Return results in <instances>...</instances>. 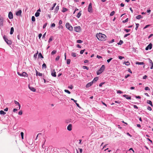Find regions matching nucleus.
<instances>
[{
  "instance_id": "35",
  "label": "nucleus",
  "mask_w": 153,
  "mask_h": 153,
  "mask_svg": "<svg viewBox=\"0 0 153 153\" xmlns=\"http://www.w3.org/2000/svg\"><path fill=\"white\" fill-rule=\"evenodd\" d=\"M115 13V12L114 11H112V12H111V13H110V15L111 16H113L114 14Z\"/></svg>"
},
{
  "instance_id": "42",
  "label": "nucleus",
  "mask_w": 153,
  "mask_h": 153,
  "mask_svg": "<svg viewBox=\"0 0 153 153\" xmlns=\"http://www.w3.org/2000/svg\"><path fill=\"white\" fill-rule=\"evenodd\" d=\"M83 68L84 69H86L87 70H88V68L87 66H83Z\"/></svg>"
},
{
  "instance_id": "10",
  "label": "nucleus",
  "mask_w": 153,
  "mask_h": 153,
  "mask_svg": "<svg viewBox=\"0 0 153 153\" xmlns=\"http://www.w3.org/2000/svg\"><path fill=\"white\" fill-rule=\"evenodd\" d=\"M67 129L69 131L72 130V125L71 124H69L67 126Z\"/></svg>"
},
{
  "instance_id": "13",
  "label": "nucleus",
  "mask_w": 153,
  "mask_h": 153,
  "mask_svg": "<svg viewBox=\"0 0 153 153\" xmlns=\"http://www.w3.org/2000/svg\"><path fill=\"white\" fill-rule=\"evenodd\" d=\"M123 96L127 99L130 100L131 99V97L128 95L125 94L123 95Z\"/></svg>"
},
{
  "instance_id": "2",
  "label": "nucleus",
  "mask_w": 153,
  "mask_h": 153,
  "mask_svg": "<svg viewBox=\"0 0 153 153\" xmlns=\"http://www.w3.org/2000/svg\"><path fill=\"white\" fill-rule=\"evenodd\" d=\"M105 66L104 65H102L100 69L97 72V75H99L102 73L105 69Z\"/></svg>"
},
{
  "instance_id": "5",
  "label": "nucleus",
  "mask_w": 153,
  "mask_h": 153,
  "mask_svg": "<svg viewBox=\"0 0 153 153\" xmlns=\"http://www.w3.org/2000/svg\"><path fill=\"white\" fill-rule=\"evenodd\" d=\"M17 74L19 76H22L27 77L28 76V74L25 72H23L22 74H21L19 72H18Z\"/></svg>"
},
{
  "instance_id": "32",
  "label": "nucleus",
  "mask_w": 153,
  "mask_h": 153,
  "mask_svg": "<svg viewBox=\"0 0 153 153\" xmlns=\"http://www.w3.org/2000/svg\"><path fill=\"white\" fill-rule=\"evenodd\" d=\"M125 63L126 65H129L130 64L129 62L128 61L125 62Z\"/></svg>"
},
{
  "instance_id": "64",
  "label": "nucleus",
  "mask_w": 153,
  "mask_h": 153,
  "mask_svg": "<svg viewBox=\"0 0 153 153\" xmlns=\"http://www.w3.org/2000/svg\"><path fill=\"white\" fill-rule=\"evenodd\" d=\"M149 62L152 64H153L152 60L150 59H149Z\"/></svg>"
},
{
  "instance_id": "45",
  "label": "nucleus",
  "mask_w": 153,
  "mask_h": 153,
  "mask_svg": "<svg viewBox=\"0 0 153 153\" xmlns=\"http://www.w3.org/2000/svg\"><path fill=\"white\" fill-rule=\"evenodd\" d=\"M3 21L1 19V26L3 25Z\"/></svg>"
},
{
  "instance_id": "62",
  "label": "nucleus",
  "mask_w": 153,
  "mask_h": 153,
  "mask_svg": "<svg viewBox=\"0 0 153 153\" xmlns=\"http://www.w3.org/2000/svg\"><path fill=\"white\" fill-rule=\"evenodd\" d=\"M59 25H61V24H62V21L61 20H60L59 22Z\"/></svg>"
},
{
  "instance_id": "3",
  "label": "nucleus",
  "mask_w": 153,
  "mask_h": 153,
  "mask_svg": "<svg viewBox=\"0 0 153 153\" xmlns=\"http://www.w3.org/2000/svg\"><path fill=\"white\" fill-rule=\"evenodd\" d=\"M65 26L69 30L72 31L73 30V27L69 23H67L66 24Z\"/></svg>"
},
{
  "instance_id": "22",
  "label": "nucleus",
  "mask_w": 153,
  "mask_h": 153,
  "mask_svg": "<svg viewBox=\"0 0 153 153\" xmlns=\"http://www.w3.org/2000/svg\"><path fill=\"white\" fill-rule=\"evenodd\" d=\"M59 10V6H57L56 7L55 9V12L57 13V12L58 10Z\"/></svg>"
},
{
  "instance_id": "41",
  "label": "nucleus",
  "mask_w": 153,
  "mask_h": 153,
  "mask_svg": "<svg viewBox=\"0 0 153 153\" xmlns=\"http://www.w3.org/2000/svg\"><path fill=\"white\" fill-rule=\"evenodd\" d=\"M21 136L22 139H23V137H24V133H23V132H21Z\"/></svg>"
},
{
  "instance_id": "4",
  "label": "nucleus",
  "mask_w": 153,
  "mask_h": 153,
  "mask_svg": "<svg viewBox=\"0 0 153 153\" xmlns=\"http://www.w3.org/2000/svg\"><path fill=\"white\" fill-rule=\"evenodd\" d=\"M3 38L7 44L9 45H10L11 44V41L10 40H8L7 38L5 36H4Z\"/></svg>"
},
{
  "instance_id": "38",
  "label": "nucleus",
  "mask_w": 153,
  "mask_h": 153,
  "mask_svg": "<svg viewBox=\"0 0 153 153\" xmlns=\"http://www.w3.org/2000/svg\"><path fill=\"white\" fill-rule=\"evenodd\" d=\"M64 91L65 92H66L67 93H68V94H70L71 93V92H70V91H69L68 90H66V89H65V90H64Z\"/></svg>"
},
{
  "instance_id": "30",
  "label": "nucleus",
  "mask_w": 153,
  "mask_h": 153,
  "mask_svg": "<svg viewBox=\"0 0 153 153\" xmlns=\"http://www.w3.org/2000/svg\"><path fill=\"white\" fill-rule=\"evenodd\" d=\"M42 68H46V65L45 63H44L42 65Z\"/></svg>"
},
{
  "instance_id": "43",
  "label": "nucleus",
  "mask_w": 153,
  "mask_h": 153,
  "mask_svg": "<svg viewBox=\"0 0 153 153\" xmlns=\"http://www.w3.org/2000/svg\"><path fill=\"white\" fill-rule=\"evenodd\" d=\"M19 115H21L22 114V110L19 111L18 113Z\"/></svg>"
},
{
  "instance_id": "18",
  "label": "nucleus",
  "mask_w": 153,
  "mask_h": 153,
  "mask_svg": "<svg viewBox=\"0 0 153 153\" xmlns=\"http://www.w3.org/2000/svg\"><path fill=\"white\" fill-rule=\"evenodd\" d=\"M14 32V28L13 27H11L10 29V34H12Z\"/></svg>"
},
{
  "instance_id": "63",
  "label": "nucleus",
  "mask_w": 153,
  "mask_h": 153,
  "mask_svg": "<svg viewBox=\"0 0 153 153\" xmlns=\"http://www.w3.org/2000/svg\"><path fill=\"white\" fill-rule=\"evenodd\" d=\"M42 35V34H41V33H40V34H39V39H40L41 38V37Z\"/></svg>"
},
{
  "instance_id": "1",
  "label": "nucleus",
  "mask_w": 153,
  "mask_h": 153,
  "mask_svg": "<svg viewBox=\"0 0 153 153\" xmlns=\"http://www.w3.org/2000/svg\"><path fill=\"white\" fill-rule=\"evenodd\" d=\"M96 37L99 40L104 41L105 40L106 36L101 33H97L96 35Z\"/></svg>"
},
{
  "instance_id": "7",
  "label": "nucleus",
  "mask_w": 153,
  "mask_h": 153,
  "mask_svg": "<svg viewBox=\"0 0 153 153\" xmlns=\"http://www.w3.org/2000/svg\"><path fill=\"white\" fill-rule=\"evenodd\" d=\"M88 11L90 13H92L93 12L91 3H90L88 5Z\"/></svg>"
},
{
  "instance_id": "34",
  "label": "nucleus",
  "mask_w": 153,
  "mask_h": 153,
  "mask_svg": "<svg viewBox=\"0 0 153 153\" xmlns=\"http://www.w3.org/2000/svg\"><path fill=\"white\" fill-rule=\"evenodd\" d=\"M39 57H40L42 58H44L43 56H42V54L41 53H40L38 55Z\"/></svg>"
},
{
  "instance_id": "23",
  "label": "nucleus",
  "mask_w": 153,
  "mask_h": 153,
  "mask_svg": "<svg viewBox=\"0 0 153 153\" xmlns=\"http://www.w3.org/2000/svg\"><path fill=\"white\" fill-rule=\"evenodd\" d=\"M142 18V16L140 15H138L136 17V18L138 19H140Z\"/></svg>"
},
{
  "instance_id": "49",
  "label": "nucleus",
  "mask_w": 153,
  "mask_h": 153,
  "mask_svg": "<svg viewBox=\"0 0 153 153\" xmlns=\"http://www.w3.org/2000/svg\"><path fill=\"white\" fill-rule=\"evenodd\" d=\"M147 109L149 111H151L152 110L151 108L149 106L147 107Z\"/></svg>"
},
{
  "instance_id": "21",
  "label": "nucleus",
  "mask_w": 153,
  "mask_h": 153,
  "mask_svg": "<svg viewBox=\"0 0 153 153\" xmlns=\"http://www.w3.org/2000/svg\"><path fill=\"white\" fill-rule=\"evenodd\" d=\"M136 64L139 65H144V63L143 62H136Z\"/></svg>"
},
{
  "instance_id": "50",
  "label": "nucleus",
  "mask_w": 153,
  "mask_h": 153,
  "mask_svg": "<svg viewBox=\"0 0 153 153\" xmlns=\"http://www.w3.org/2000/svg\"><path fill=\"white\" fill-rule=\"evenodd\" d=\"M118 57H119V59H122L124 58V57H123V56H118Z\"/></svg>"
},
{
  "instance_id": "59",
  "label": "nucleus",
  "mask_w": 153,
  "mask_h": 153,
  "mask_svg": "<svg viewBox=\"0 0 153 153\" xmlns=\"http://www.w3.org/2000/svg\"><path fill=\"white\" fill-rule=\"evenodd\" d=\"M97 57L98 59H100V58H102V57L100 56H99V55H97Z\"/></svg>"
},
{
  "instance_id": "27",
  "label": "nucleus",
  "mask_w": 153,
  "mask_h": 153,
  "mask_svg": "<svg viewBox=\"0 0 153 153\" xmlns=\"http://www.w3.org/2000/svg\"><path fill=\"white\" fill-rule=\"evenodd\" d=\"M40 13L39 12H36L35 14V16L36 17H38L39 16Z\"/></svg>"
},
{
  "instance_id": "16",
  "label": "nucleus",
  "mask_w": 153,
  "mask_h": 153,
  "mask_svg": "<svg viewBox=\"0 0 153 153\" xmlns=\"http://www.w3.org/2000/svg\"><path fill=\"white\" fill-rule=\"evenodd\" d=\"M15 103L16 104L18 105L19 106V109H20L21 107V105L17 101H14Z\"/></svg>"
},
{
  "instance_id": "58",
  "label": "nucleus",
  "mask_w": 153,
  "mask_h": 153,
  "mask_svg": "<svg viewBox=\"0 0 153 153\" xmlns=\"http://www.w3.org/2000/svg\"><path fill=\"white\" fill-rule=\"evenodd\" d=\"M47 25V23H46L43 26V29H44L46 26V25Z\"/></svg>"
},
{
  "instance_id": "37",
  "label": "nucleus",
  "mask_w": 153,
  "mask_h": 153,
  "mask_svg": "<svg viewBox=\"0 0 153 153\" xmlns=\"http://www.w3.org/2000/svg\"><path fill=\"white\" fill-rule=\"evenodd\" d=\"M128 18H127L126 20L123 21V23H126L128 22Z\"/></svg>"
},
{
  "instance_id": "39",
  "label": "nucleus",
  "mask_w": 153,
  "mask_h": 153,
  "mask_svg": "<svg viewBox=\"0 0 153 153\" xmlns=\"http://www.w3.org/2000/svg\"><path fill=\"white\" fill-rule=\"evenodd\" d=\"M82 42V41L81 40H77V42L79 43H81Z\"/></svg>"
},
{
  "instance_id": "6",
  "label": "nucleus",
  "mask_w": 153,
  "mask_h": 153,
  "mask_svg": "<svg viewBox=\"0 0 153 153\" xmlns=\"http://www.w3.org/2000/svg\"><path fill=\"white\" fill-rule=\"evenodd\" d=\"M74 30L76 32H80L81 31V29L80 26H78L74 27Z\"/></svg>"
},
{
  "instance_id": "12",
  "label": "nucleus",
  "mask_w": 153,
  "mask_h": 153,
  "mask_svg": "<svg viewBox=\"0 0 153 153\" xmlns=\"http://www.w3.org/2000/svg\"><path fill=\"white\" fill-rule=\"evenodd\" d=\"M29 88L33 92H35L36 91V89L33 87L30 86L29 85L28 86Z\"/></svg>"
},
{
  "instance_id": "20",
  "label": "nucleus",
  "mask_w": 153,
  "mask_h": 153,
  "mask_svg": "<svg viewBox=\"0 0 153 153\" xmlns=\"http://www.w3.org/2000/svg\"><path fill=\"white\" fill-rule=\"evenodd\" d=\"M81 11H80L78 14L76 16V17L78 18H79L81 15Z\"/></svg>"
},
{
  "instance_id": "26",
  "label": "nucleus",
  "mask_w": 153,
  "mask_h": 153,
  "mask_svg": "<svg viewBox=\"0 0 153 153\" xmlns=\"http://www.w3.org/2000/svg\"><path fill=\"white\" fill-rule=\"evenodd\" d=\"M67 10V9H66L65 8L63 7V9L62 10V11L63 12H65Z\"/></svg>"
},
{
  "instance_id": "17",
  "label": "nucleus",
  "mask_w": 153,
  "mask_h": 153,
  "mask_svg": "<svg viewBox=\"0 0 153 153\" xmlns=\"http://www.w3.org/2000/svg\"><path fill=\"white\" fill-rule=\"evenodd\" d=\"M147 103L148 104H150L152 107H153V105H152V102L151 100H148L147 101Z\"/></svg>"
},
{
  "instance_id": "11",
  "label": "nucleus",
  "mask_w": 153,
  "mask_h": 153,
  "mask_svg": "<svg viewBox=\"0 0 153 153\" xmlns=\"http://www.w3.org/2000/svg\"><path fill=\"white\" fill-rule=\"evenodd\" d=\"M93 84V82H89L87 84H86V88H88L90 86H91Z\"/></svg>"
},
{
  "instance_id": "29",
  "label": "nucleus",
  "mask_w": 153,
  "mask_h": 153,
  "mask_svg": "<svg viewBox=\"0 0 153 153\" xmlns=\"http://www.w3.org/2000/svg\"><path fill=\"white\" fill-rule=\"evenodd\" d=\"M123 43V42L122 40H120V42L117 43V44L118 45H121Z\"/></svg>"
},
{
  "instance_id": "46",
  "label": "nucleus",
  "mask_w": 153,
  "mask_h": 153,
  "mask_svg": "<svg viewBox=\"0 0 153 153\" xmlns=\"http://www.w3.org/2000/svg\"><path fill=\"white\" fill-rule=\"evenodd\" d=\"M112 59V58H111L108 59L107 60V62L108 63H109L110 62Z\"/></svg>"
},
{
  "instance_id": "28",
  "label": "nucleus",
  "mask_w": 153,
  "mask_h": 153,
  "mask_svg": "<svg viewBox=\"0 0 153 153\" xmlns=\"http://www.w3.org/2000/svg\"><path fill=\"white\" fill-rule=\"evenodd\" d=\"M56 53V50H53V51L51 53V54L53 55L54 54H55Z\"/></svg>"
},
{
  "instance_id": "61",
  "label": "nucleus",
  "mask_w": 153,
  "mask_h": 153,
  "mask_svg": "<svg viewBox=\"0 0 153 153\" xmlns=\"http://www.w3.org/2000/svg\"><path fill=\"white\" fill-rule=\"evenodd\" d=\"M128 71L131 73H132L131 71V70L130 68H129L128 69Z\"/></svg>"
},
{
  "instance_id": "36",
  "label": "nucleus",
  "mask_w": 153,
  "mask_h": 153,
  "mask_svg": "<svg viewBox=\"0 0 153 153\" xmlns=\"http://www.w3.org/2000/svg\"><path fill=\"white\" fill-rule=\"evenodd\" d=\"M31 19L32 21L34 22L35 21V18L34 16H32V17Z\"/></svg>"
},
{
  "instance_id": "8",
  "label": "nucleus",
  "mask_w": 153,
  "mask_h": 153,
  "mask_svg": "<svg viewBox=\"0 0 153 153\" xmlns=\"http://www.w3.org/2000/svg\"><path fill=\"white\" fill-rule=\"evenodd\" d=\"M152 43H150L146 48L145 49L146 50H148L149 49H151L152 48Z\"/></svg>"
},
{
  "instance_id": "53",
  "label": "nucleus",
  "mask_w": 153,
  "mask_h": 153,
  "mask_svg": "<svg viewBox=\"0 0 153 153\" xmlns=\"http://www.w3.org/2000/svg\"><path fill=\"white\" fill-rule=\"evenodd\" d=\"M104 84V82H102L100 84H99V86L100 87H101L102 85H103V84Z\"/></svg>"
},
{
  "instance_id": "24",
  "label": "nucleus",
  "mask_w": 153,
  "mask_h": 153,
  "mask_svg": "<svg viewBox=\"0 0 153 153\" xmlns=\"http://www.w3.org/2000/svg\"><path fill=\"white\" fill-rule=\"evenodd\" d=\"M98 77H96L95 78L93 81L92 82H93V83L94 82H95L96 81H97L98 80Z\"/></svg>"
},
{
  "instance_id": "51",
  "label": "nucleus",
  "mask_w": 153,
  "mask_h": 153,
  "mask_svg": "<svg viewBox=\"0 0 153 153\" xmlns=\"http://www.w3.org/2000/svg\"><path fill=\"white\" fill-rule=\"evenodd\" d=\"M85 50V49L81 50L80 51V53L81 54H82L84 52V51Z\"/></svg>"
},
{
  "instance_id": "44",
  "label": "nucleus",
  "mask_w": 153,
  "mask_h": 153,
  "mask_svg": "<svg viewBox=\"0 0 153 153\" xmlns=\"http://www.w3.org/2000/svg\"><path fill=\"white\" fill-rule=\"evenodd\" d=\"M136 30H137V29L138 28V27L139 26V24L138 23H137V24H136Z\"/></svg>"
},
{
  "instance_id": "9",
  "label": "nucleus",
  "mask_w": 153,
  "mask_h": 153,
  "mask_svg": "<svg viewBox=\"0 0 153 153\" xmlns=\"http://www.w3.org/2000/svg\"><path fill=\"white\" fill-rule=\"evenodd\" d=\"M8 17L10 19H13V16L12 13L10 12L8 14Z\"/></svg>"
},
{
  "instance_id": "15",
  "label": "nucleus",
  "mask_w": 153,
  "mask_h": 153,
  "mask_svg": "<svg viewBox=\"0 0 153 153\" xmlns=\"http://www.w3.org/2000/svg\"><path fill=\"white\" fill-rule=\"evenodd\" d=\"M36 76H42V73H41L39 72H38V71L36 70Z\"/></svg>"
},
{
  "instance_id": "31",
  "label": "nucleus",
  "mask_w": 153,
  "mask_h": 153,
  "mask_svg": "<svg viewBox=\"0 0 153 153\" xmlns=\"http://www.w3.org/2000/svg\"><path fill=\"white\" fill-rule=\"evenodd\" d=\"M6 114V113L3 111L1 110V114L4 115Z\"/></svg>"
},
{
  "instance_id": "57",
  "label": "nucleus",
  "mask_w": 153,
  "mask_h": 153,
  "mask_svg": "<svg viewBox=\"0 0 153 153\" xmlns=\"http://www.w3.org/2000/svg\"><path fill=\"white\" fill-rule=\"evenodd\" d=\"M114 39H113L111 40V41H109L108 43H112V42H114Z\"/></svg>"
},
{
  "instance_id": "52",
  "label": "nucleus",
  "mask_w": 153,
  "mask_h": 153,
  "mask_svg": "<svg viewBox=\"0 0 153 153\" xmlns=\"http://www.w3.org/2000/svg\"><path fill=\"white\" fill-rule=\"evenodd\" d=\"M150 26V25H146V26L144 28H143V29H145L147 28L149 26Z\"/></svg>"
},
{
  "instance_id": "14",
  "label": "nucleus",
  "mask_w": 153,
  "mask_h": 153,
  "mask_svg": "<svg viewBox=\"0 0 153 153\" xmlns=\"http://www.w3.org/2000/svg\"><path fill=\"white\" fill-rule=\"evenodd\" d=\"M22 13V11L20 10L16 13V14L17 16H20Z\"/></svg>"
},
{
  "instance_id": "19",
  "label": "nucleus",
  "mask_w": 153,
  "mask_h": 153,
  "mask_svg": "<svg viewBox=\"0 0 153 153\" xmlns=\"http://www.w3.org/2000/svg\"><path fill=\"white\" fill-rule=\"evenodd\" d=\"M53 71H54L52 73L51 75L52 76H53L54 77H56V73L55 71L54 70Z\"/></svg>"
},
{
  "instance_id": "56",
  "label": "nucleus",
  "mask_w": 153,
  "mask_h": 153,
  "mask_svg": "<svg viewBox=\"0 0 153 153\" xmlns=\"http://www.w3.org/2000/svg\"><path fill=\"white\" fill-rule=\"evenodd\" d=\"M130 33H127V34H125L124 36V37L125 38L127 36H129V35H130Z\"/></svg>"
},
{
  "instance_id": "25",
  "label": "nucleus",
  "mask_w": 153,
  "mask_h": 153,
  "mask_svg": "<svg viewBox=\"0 0 153 153\" xmlns=\"http://www.w3.org/2000/svg\"><path fill=\"white\" fill-rule=\"evenodd\" d=\"M71 55V56L74 57H75L77 56V54L74 52L72 53Z\"/></svg>"
},
{
  "instance_id": "55",
  "label": "nucleus",
  "mask_w": 153,
  "mask_h": 153,
  "mask_svg": "<svg viewBox=\"0 0 153 153\" xmlns=\"http://www.w3.org/2000/svg\"><path fill=\"white\" fill-rule=\"evenodd\" d=\"M145 90H149L150 89L148 87H146L145 88Z\"/></svg>"
},
{
  "instance_id": "48",
  "label": "nucleus",
  "mask_w": 153,
  "mask_h": 153,
  "mask_svg": "<svg viewBox=\"0 0 153 153\" xmlns=\"http://www.w3.org/2000/svg\"><path fill=\"white\" fill-rule=\"evenodd\" d=\"M117 93H120V94H122L123 93V92L121 91L120 90H118L117 91Z\"/></svg>"
},
{
  "instance_id": "33",
  "label": "nucleus",
  "mask_w": 153,
  "mask_h": 153,
  "mask_svg": "<svg viewBox=\"0 0 153 153\" xmlns=\"http://www.w3.org/2000/svg\"><path fill=\"white\" fill-rule=\"evenodd\" d=\"M71 60L70 59H68L67 61V64H69L70 63Z\"/></svg>"
},
{
  "instance_id": "60",
  "label": "nucleus",
  "mask_w": 153,
  "mask_h": 153,
  "mask_svg": "<svg viewBox=\"0 0 153 153\" xmlns=\"http://www.w3.org/2000/svg\"><path fill=\"white\" fill-rule=\"evenodd\" d=\"M147 77V76L146 75H145L143 76V79H146Z\"/></svg>"
},
{
  "instance_id": "54",
  "label": "nucleus",
  "mask_w": 153,
  "mask_h": 153,
  "mask_svg": "<svg viewBox=\"0 0 153 153\" xmlns=\"http://www.w3.org/2000/svg\"><path fill=\"white\" fill-rule=\"evenodd\" d=\"M59 56H56V60L57 61L59 60Z\"/></svg>"
},
{
  "instance_id": "47",
  "label": "nucleus",
  "mask_w": 153,
  "mask_h": 153,
  "mask_svg": "<svg viewBox=\"0 0 153 153\" xmlns=\"http://www.w3.org/2000/svg\"><path fill=\"white\" fill-rule=\"evenodd\" d=\"M124 31H126V32L128 33L130 31V29H125Z\"/></svg>"
},
{
  "instance_id": "40",
  "label": "nucleus",
  "mask_w": 153,
  "mask_h": 153,
  "mask_svg": "<svg viewBox=\"0 0 153 153\" xmlns=\"http://www.w3.org/2000/svg\"><path fill=\"white\" fill-rule=\"evenodd\" d=\"M52 40V37H51L50 38H49V40H48V42H51Z\"/></svg>"
}]
</instances>
